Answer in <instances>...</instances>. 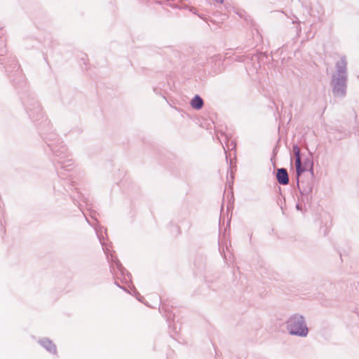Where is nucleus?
<instances>
[{
    "instance_id": "obj_1",
    "label": "nucleus",
    "mask_w": 359,
    "mask_h": 359,
    "mask_svg": "<svg viewBox=\"0 0 359 359\" xmlns=\"http://www.w3.org/2000/svg\"><path fill=\"white\" fill-rule=\"evenodd\" d=\"M292 150L295 156V167L297 172V187L302 195H309L313 190L312 184L304 185L303 181H299L300 175L305 171L309 170L311 175H313V162L311 157H307L303 161L301 159L300 149L297 144L293 145Z\"/></svg>"
},
{
    "instance_id": "obj_2",
    "label": "nucleus",
    "mask_w": 359,
    "mask_h": 359,
    "mask_svg": "<svg viewBox=\"0 0 359 359\" xmlns=\"http://www.w3.org/2000/svg\"><path fill=\"white\" fill-rule=\"evenodd\" d=\"M336 71L332 74V86L335 97H344L347 87V61L346 56L341 57L335 64Z\"/></svg>"
},
{
    "instance_id": "obj_3",
    "label": "nucleus",
    "mask_w": 359,
    "mask_h": 359,
    "mask_svg": "<svg viewBox=\"0 0 359 359\" xmlns=\"http://www.w3.org/2000/svg\"><path fill=\"white\" fill-rule=\"evenodd\" d=\"M285 327L290 335L306 337L309 333L306 320L304 316L294 313L285 321Z\"/></svg>"
},
{
    "instance_id": "obj_4",
    "label": "nucleus",
    "mask_w": 359,
    "mask_h": 359,
    "mask_svg": "<svg viewBox=\"0 0 359 359\" xmlns=\"http://www.w3.org/2000/svg\"><path fill=\"white\" fill-rule=\"evenodd\" d=\"M103 250L106 253L108 260L112 263V265L111 266L112 271H114V268L116 267L121 275L125 276V272L128 273V271L123 268L119 260L112 254L109 255V249L107 248H103Z\"/></svg>"
},
{
    "instance_id": "obj_5",
    "label": "nucleus",
    "mask_w": 359,
    "mask_h": 359,
    "mask_svg": "<svg viewBox=\"0 0 359 359\" xmlns=\"http://www.w3.org/2000/svg\"><path fill=\"white\" fill-rule=\"evenodd\" d=\"M48 145L50 147L51 150L56 154V156L60 157V161H59V163L61 164L62 168H66L67 167H69L72 165L70 163L67 164V165L65 164V160H63V158H65L64 154H65V152L67 151L65 146L62 145L60 149H57V146H53V145H50V144H48Z\"/></svg>"
},
{
    "instance_id": "obj_6",
    "label": "nucleus",
    "mask_w": 359,
    "mask_h": 359,
    "mask_svg": "<svg viewBox=\"0 0 359 359\" xmlns=\"http://www.w3.org/2000/svg\"><path fill=\"white\" fill-rule=\"evenodd\" d=\"M278 182L282 185H286L289 183V176L285 168H278L276 173Z\"/></svg>"
},
{
    "instance_id": "obj_7",
    "label": "nucleus",
    "mask_w": 359,
    "mask_h": 359,
    "mask_svg": "<svg viewBox=\"0 0 359 359\" xmlns=\"http://www.w3.org/2000/svg\"><path fill=\"white\" fill-rule=\"evenodd\" d=\"M40 344L44 347L48 351L55 353H56V347L53 342L48 339H43L39 341Z\"/></svg>"
},
{
    "instance_id": "obj_8",
    "label": "nucleus",
    "mask_w": 359,
    "mask_h": 359,
    "mask_svg": "<svg viewBox=\"0 0 359 359\" xmlns=\"http://www.w3.org/2000/svg\"><path fill=\"white\" fill-rule=\"evenodd\" d=\"M191 106L195 109H201L203 106V99L198 95H195L191 101Z\"/></svg>"
},
{
    "instance_id": "obj_9",
    "label": "nucleus",
    "mask_w": 359,
    "mask_h": 359,
    "mask_svg": "<svg viewBox=\"0 0 359 359\" xmlns=\"http://www.w3.org/2000/svg\"><path fill=\"white\" fill-rule=\"evenodd\" d=\"M96 233H97V236H98V238H99V239H100V241L101 244H102V246H103V245H104V243H102V239H101V238H100V234L102 233V230H101V229H100V230H97V229H96Z\"/></svg>"
}]
</instances>
